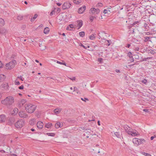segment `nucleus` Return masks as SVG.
Wrapping results in <instances>:
<instances>
[{
  "label": "nucleus",
  "mask_w": 156,
  "mask_h": 156,
  "mask_svg": "<svg viewBox=\"0 0 156 156\" xmlns=\"http://www.w3.org/2000/svg\"><path fill=\"white\" fill-rule=\"evenodd\" d=\"M43 123L40 121H38L37 124V127L39 129L42 128L43 126Z\"/></svg>",
  "instance_id": "9b49d317"
},
{
  "label": "nucleus",
  "mask_w": 156,
  "mask_h": 156,
  "mask_svg": "<svg viewBox=\"0 0 156 156\" xmlns=\"http://www.w3.org/2000/svg\"><path fill=\"white\" fill-rule=\"evenodd\" d=\"M84 10H78V12L79 14L82 13L83 12Z\"/></svg>",
  "instance_id": "79ce46f5"
},
{
  "label": "nucleus",
  "mask_w": 156,
  "mask_h": 156,
  "mask_svg": "<svg viewBox=\"0 0 156 156\" xmlns=\"http://www.w3.org/2000/svg\"><path fill=\"white\" fill-rule=\"evenodd\" d=\"M58 11V10H57L56 11L55 10H52V11L50 13V15L51 16L53 15L54 14H55V13H56L57 14H58V12H59L60 11H59L58 12H57Z\"/></svg>",
  "instance_id": "393cba45"
},
{
  "label": "nucleus",
  "mask_w": 156,
  "mask_h": 156,
  "mask_svg": "<svg viewBox=\"0 0 156 156\" xmlns=\"http://www.w3.org/2000/svg\"><path fill=\"white\" fill-rule=\"evenodd\" d=\"M89 38L91 40H93L95 37L94 35L93 34L91 35L89 37Z\"/></svg>",
  "instance_id": "473e14b6"
},
{
  "label": "nucleus",
  "mask_w": 156,
  "mask_h": 156,
  "mask_svg": "<svg viewBox=\"0 0 156 156\" xmlns=\"http://www.w3.org/2000/svg\"><path fill=\"white\" fill-rule=\"evenodd\" d=\"M24 125V121L22 119H20L18 120L14 124L15 127L17 128H21Z\"/></svg>",
  "instance_id": "20e7f679"
},
{
  "label": "nucleus",
  "mask_w": 156,
  "mask_h": 156,
  "mask_svg": "<svg viewBox=\"0 0 156 156\" xmlns=\"http://www.w3.org/2000/svg\"><path fill=\"white\" fill-rule=\"evenodd\" d=\"M49 31H50L49 28L48 27H46L44 28V33L45 34H47L48 33Z\"/></svg>",
  "instance_id": "aec40b11"
},
{
  "label": "nucleus",
  "mask_w": 156,
  "mask_h": 156,
  "mask_svg": "<svg viewBox=\"0 0 156 156\" xmlns=\"http://www.w3.org/2000/svg\"><path fill=\"white\" fill-rule=\"evenodd\" d=\"M14 102V99L12 97L9 96L6 98L5 99L2 101L3 104L7 105H12Z\"/></svg>",
  "instance_id": "f03ea898"
},
{
  "label": "nucleus",
  "mask_w": 156,
  "mask_h": 156,
  "mask_svg": "<svg viewBox=\"0 0 156 156\" xmlns=\"http://www.w3.org/2000/svg\"><path fill=\"white\" fill-rule=\"evenodd\" d=\"M11 155H12V156H17L16 154H11Z\"/></svg>",
  "instance_id": "774afa93"
},
{
  "label": "nucleus",
  "mask_w": 156,
  "mask_h": 156,
  "mask_svg": "<svg viewBox=\"0 0 156 156\" xmlns=\"http://www.w3.org/2000/svg\"><path fill=\"white\" fill-rule=\"evenodd\" d=\"M90 10H99V9L98 8L95 9V8H91Z\"/></svg>",
  "instance_id": "13d9d810"
},
{
  "label": "nucleus",
  "mask_w": 156,
  "mask_h": 156,
  "mask_svg": "<svg viewBox=\"0 0 156 156\" xmlns=\"http://www.w3.org/2000/svg\"><path fill=\"white\" fill-rule=\"evenodd\" d=\"M151 95H150L149 94V97H147V98H145V99H146L147 101H151V100H152V99L151 98Z\"/></svg>",
  "instance_id": "c85d7f7f"
},
{
  "label": "nucleus",
  "mask_w": 156,
  "mask_h": 156,
  "mask_svg": "<svg viewBox=\"0 0 156 156\" xmlns=\"http://www.w3.org/2000/svg\"><path fill=\"white\" fill-rule=\"evenodd\" d=\"M17 19L20 20H22L23 19V17L21 16H17Z\"/></svg>",
  "instance_id": "7c9ffc66"
},
{
  "label": "nucleus",
  "mask_w": 156,
  "mask_h": 156,
  "mask_svg": "<svg viewBox=\"0 0 156 156\" xmlns=\"http://www.w3.org/2000/svg\"><path fill=\"white\" fill-rule=\"evenodd\" d=\"M98 125H99V126H100V122L99 121H98Z\"/></svg>",
  "instance_id": "338daca9"
},
{
  "label": "nucleus",
  "mask_w": 156,
  "mask_h": 156,
  "mask_svg": "<svg viewBox=\"0 0 156 156\" xmlns=\"http://www.w3.org/2000/svg\"><path fill=\"white\" fill-rule=\"evenodd\" d=\"M71 5L69 2H65L62 5V8L63 9H69L71 6Z\"/></svg>",
  "instance_id": "6e6552de"
},
{
  "label": "nucleus",
  "mask_w": 156,
  "mask_h": 156,
  "mask_svg": "<svg viewBox=\"0 0 156 156\" xmlns=\"http://www.w3.org/2000/svg\"><path fill=\"white\" fill-rule=\"evenodd\" d=\"M110 13V10H104L103 13H101V14L105 16H107Z\"/></svg>",
  "instance_id": "ddd939ff"
},
{
  "label": "nucleus",
  "mask_w": 156,
  "mask_h": 156,
  "mask_svg": "<svg viewBox=\"0 0 156 156\" xmlns=\"http://www.w3.org/2000/svg\"><path fill=\"white\" fill-rule=\"evenodd\" d=\"M106 41L108 42V43L107 44H106V45H108V46H109L110 45V44H110V42H111L109 40H106Z\"/></svg>",
  "instance_id": "4c0bfd02"
},
{
  "label": "nucleus",
  "mask_w": 156,
  "mask_h": 156,
  "mask_svg": "<svg viewBox=\"0 0 156 156\" xmlns=\"http://www.w3.org/2000/svg\"><path fill=\"white\" fill-rule=\"evenodd\" d=\"M115 71L117 72V73H120V71L119 70V69H116L115 70Z\"/></svg>",
  "instance_id": "e2e57ef3"
},
{
  "label": "nucleus",
  "mask_w": 156,
  "mask_h": 156,
  "mask_svg": "<svg viewBox=\"0 0 156 156\" xmlns=\"http://www.w3.org/2000/svg\"><path fill=\"white\" fill-rule=\"evenodd\" d=\"M15 119L13 117L10 118L8 120L7 124L9 126H12L13 125L15 122Z\"/></svg>",
  "instance_id": "423d86ee"
},
{
  "label": "nucleus",
  "mask_w": 156,
  "mask_h": 156,
  "mask_svg": "<svg viewBox=\"0 0 156 156\" xmlns=\"http://www.w3.org/2000/svg\"><path fill=\"white\" fill-rule=\"evenodd\" d=\"M114 134L118 138L120 137V135L119 132H115Z\"/></svg>",
  "instance_id": "2f4dec72"
},
{
  "label": "nucleus",
  "mask_w": 156,
  "mask_h": 156,
  "mask_svg": "<svg viewBox=\"0 0 156 156\" xmlns=\"http://www.w3.org/2000/svg\"><path fill=\"white\" fill-rule=\"evenodd\" d=\"M17 78H18L20 79L22 81H23V80L22 77L21 76H18Z\"/></svg>",
  "instance_id": "09e8293b"
},
{
  "label": "nucleus",
  "mask_w": 156,
  "mask_h": 156,
  "mask_svg": "<svg viewBox=\"0 0 156 156\" xmlns=\"http://www.w3.org/2000/svg\"><path fill=\"white\" fill-rule=\"evenodd\" d=\"M47 134L49 136H55V134L53 133H47Z\"/></svg>",
  "instance_id": "72a5a7b5"
},
{
  "label": "nucleus",
  "mask_w": 156,
  "mask_h": 156,
  "mask_svg": "<svg viewBox=\"0 0 156 156\" xmlns=\"http://www.w3.org/2000/svg\"><path fill=\"white\" fill-rule=\"evenodd\" d=\"M26 102V100L24 99H22L19 102V106L20 107H22L24 104Z\"/></svg>",
  "instance_id": "4468645a"
},
{
  "label": "nucleus",
  "mask_w": 156,
  "mask_h": 156,
  "mask_svg": "<svg viewBox=\"0 0 156 156\" xmlns=\"http://www.w3.org/2000/svg\"><path fill=\"white\" fill-rule=\"evenodd\" d=\"M63 126V123H62L61 124L60 122H57L55 125V127L56 128L58 129L59 128Z\"/></svg>",
  "instance_id": "2eb2a0df"
},
{
  "label": "nucleus",
  "mask_w": 156,
  "mask_h": 156,
  "mask_svg": "<svg viewBox=\"0 0 156 156\" xmlns=\"http://www.w3.org/2000/svg\"><path fill=\"white\" fill-rule=\"evenodd\" d=\"M38 15L37 14H35L34 15V17L32 18L30 20V21L31 22H33L34 21L35 19L37 17Z\"/></svg>",
  "instance_id": "5701e85b"
},
{
  "label": "nucleus",
  "mask_w": 156,
  "mask_h": 156,
  "mask_svg": "<svg viewBox=\"0 0 156 156\" xmlns=\"http://www.w3.org/2000/svg\"><path fill=\"white\" fill-rule=\"evenodd\" d=\"M62 111L61 108H57L55 109L53 111L56 114H59Z\"/></svg>",
  "instance_id": "a211bd4d"
},
{
  "label": "nucleus",
  "mask_w": 156,
  "mask_h": 156,
  "mask_svg": "<svg viewBox=\"0 0 156 156\" xmlns=\"http://www.w3.org/2000/svg\"><path fill=\"white\" fill-rule=\"evenodd\" d=\"M85 130H87L88 131H87V132L89 133H90V132L91 131V130L90 129H85Z\"/></svg>",
  "instance_id": "4d7b16f0"
},
{
  "label": "nucleus",
  "mask_w": 156,
  "mask_h": 156,
  "mask_svg": "<svg viewBox=\"0 0 156 156\" xmlns=\"http://www.w3.org/2000/svg\"><path fill=\"white\" fill-rule=\"evenodd\" d=\"M143 111L144 112H148V109H144L143 110Z\"/></svg>",
  "instance_id": "bf43d9fd"
},
{
  "label": "nucleus",
  "mask_w": 156,
  "mask_h": 156,
  "mask_svg": "<svg viewBox=\"0 0 156 156\" xmlns=\"http://www.w3.org/2000/svg\"><path fill=\"white\" fill-rule=\"evenodd\" d=\"M3 64L1 61H0V68H2L3 67Z\"/></svg>",
  "instance_id": "49530a36"
},
{
  "label": "nucleus",
  "mask_w": 156,
  "mask_h": 156,
  "mask_svg": "<svg viewBox=\"0 0 156 156\" xmlns=\"http://www.w3.org/2000/svg\"><path fill=\"white\" fill-rule=\"evenodd\" d=\"M127 55L130 58H132L133 57H132V53H131V52H129L128 53V55Z\"/></svg>",
  "instance_id": "c9c22d12"
},
{
  "label": "nucleus",
  "mask_w": 156,
  "mask_h": 156,
  "mask_svg": "<svg viewBox=\"0 0 156 156\" xmlns=\"http://www.w3.org/2000/svg\"><path fill=\"white\" fill-rule=\"evenodd\" d=\"M19 89H23V85H22L20 86L19 87Z\"/></svg>",
  "instance_id": "603ef678"
},
{
  "label": "nucleus",
  "mask_w": 156,
  "mask_h": 156,
  "mask_svg": "<svg viewBox=\"0 0 156 156\" xmlns=\"http://www.w3.org/2000/svg\"><path fill=\"white\" fill-rule=\"evenodd\" d=\"M80 46L83 47L85 49H87V47H85L81 43H80Z\"/></svg>",
  "instance_id": "a19ab883"
},
{
  "label": "nucleus",
  "mask_w": 156,
  "mask_h": 156,
  "mask_svg": "<svg viewBox=\"0 0 156 156\" xmlns=\"http://www.w3.org/2000/svg\"><path fill=\"white\" fill-rule=\"evenodd\" d=\"M5 151L3 150H1L0 151V152L1 153H5Z\"/></svg>",
  "instance_id": "680f3d73"
},
{
  "label": "nucleus",
  "mask_w": 156,
  "mask_h": 156,
  "mask_svg": "<svg viewBox=\"0 0 156 156\" xmlns=\"http://www.w3.org/2000/svg\"><path fill=\"white\" fill-rule=\"evenodd\" d=\"M20 84V82L18 81H17V80H16L15 81V84L19 85Z\"/></svg>",
  "instance_id": "c03bdc74"
},
{
  "label": "nucleus",
  "mask_w": 156,
  "mask_h": 156,
  "mask_svg": "<svg viewBox=\"0 0 156 156\" xmlns=\"http://www.w3.org/2000/svg\"><path fill=\"white\" fill-rule=\"evenodd\" d=\"M26 26L25 25H22L21 26V29H22L23 30H24L26 28Z\"/></svg>",
  "instance_id": "58836bf2"
},
{
  "label": "nucleus",
  "mask_w": 156,
  "mask_h": 156,
  "mask_svg": "<svg viewBox=\"0 0 156 156\" xmlns=\"http://www.w3.org/2000/svg\"><path fill=\"white\" fill-rule=\"evenodd\" d=\"M152 11L153 12L152 13L154 15L156 16V10H152Z\"/></svg>",
  "instance_id": "8fccbe9b"
},
{
  "label": "nucleus",
  "mask_w": 156,
  "mask_h": 156,
  "mask_svg": "<svg viewBox=\"0 0 156 156\" xmlns=\"http://www.w3.org/2000/svg\"><path fill=\"white\" fill-rule=\"evenodd\" d=\"M86 6L85 5H83L82 7L80 8L78 10H82V9H83V10L86 9Z\"/></svg>",
  "instance_id": "e433bc0d"
},
{
  "label": "nucleus",
  "mask_w": 156,
  "mask_h": 156,
  "mask_svg": "<svg viewBox=\"0 0 156 156\" xmlns=\"http://www.w3.org/2000/svg\"><path fill=\"white\" fill-rule=\"evenodd\" d=\"M128 134L133 136H135L139 135L138 133L135 130L133 131L131 130L130 132H128Z\"/></svg>",
  "instance_id": "1a4fd4ad"
},
{
  "label": "nucleus",
  "mask_w": 156,
  "mask_h": 156,
  "mask_svg": "<svg viewBox=\"0 0 156 156\" xmlns=\"http://www.w3.org/2000/svg\"><path fill=\"white\" fill-rule=\"evenodd\" d=\"M16 61L15 60L10 62L9 63L6 64V68L8 69H11L13 68L16 65Z\"/></svg>",
  "instance_id": "7ed1b4c3"
},
{
  "label": "nucleus",
  "mask_w": 156,
  "mask_h": 156,
  "mask_svg": "<svg viewBox=\"0 0 156 156\" xmlns=\"http://www.w3.org/2000/svg\"><path fill=\"white\" fill-rule=\"evenodd\" d=\"M36 106L32 104H26L25 105V108L27 112L29 113H32L36 109Z\"/></svg>",
  "instance_id": "f257e3e1"
},
{
  "label": "nucleus",
  "mask_w": 156,
  "mask_h": 156,
  "mask_svg": "<svg viewBox=\"0 0 156 156\" xmlns=\"http://www.w3.org/2000/svg\"><path fill=\"white\" fill-rule=\"evenodd\" d=\"M77 22L78 23V25L79 26L78 29H79L83 25V21L81 20H78Z\"/></svg>",
  "instance_id": "f3484780"
},
{
  "label": "nucleus",
  "mask_w": 156,
  "mask_h": 156,
  "mask_svg": "<svg viewBox=\"0 0 156 156\" xmlns=\"http://www.w3.org/2000/svg\"><path fill=\"white\" fill-rule=\"evenodd\" d=\"M79 35L81 37H83L85 35V32L84 31H82L79 32Z\"/></svg>",
  "instance_id": "a878e982"
},
{
  "label": "nucleus",
  "mask_w": 156,
  "mask_h": 156,
  "mask_svg": "<svg viewBox=\"0 0 156 156\" xmlns=\"http://www.w3.org/2000/svg\"><path fill=\"white\" fill-rule=\"evenodd\" d=\"M57 63H58V64H62V62H59V61H57Z\"/></svg>",
  "instance_id": "052dcab7"
},
{
  "label": "nucleus",
  "mask_w": 156,
  "mask_h": 156,
  "mask_svg": "<svg viewBox=\"0 0 156 156\" xmlns=\"http://www.w3.org/2000/svg\"><path fill=\"white\" fill-rule=\"evenodd\" d=\"M73 90H73V91L74 92V91H77V90H78V89L77 88H76V87H74Z\"/></svg>",
  "instance_id": "3c124183"
},
{
  "label": "nucleus",
  "mask_w": 156,
  "mask_h": 156,
  "mask_svg": "<svg viewBox=\"0 0 156 156\" xmlns=\"http://www.w3.org/2000/svg\"><path fill=\"white\" fill-rule=\"evenodd\" d=\"M5 24V21L2 18H0V26H2Z\"/></svg>",
  "instance_id": "4be33fe9"
},
{
  "label": "nucleus",
  "mask_w": 156,
  "mask_h": 156,
  "mask_svg": "<svg viewBox=\"0 0 156 156\" xmlns=\"http://www.w3.org/2000/svg\"><path fill=\"white\" fill-rule=\"evenodd\" d=\"M18 114L20 117L22 118H26L28 117L27 114L23 111L19 112Z\"/></svg>",
  "instance_id": "0eeeda50"
},
{
  "label": "nucleus",
  "mask_w": 156,
  "mask_h": 156,
  "mask_svg": "<svg viewBox=\"0 0 156 156\" xmlns=\"http://www.w3.org/2000/svg\"><path fill=\"white\" fill-rule=\"evenodd\" d=\"M52 126V124L48 123L45 125V127L48 128H50Z\"/></svg>",
  "instance_id": "bb28decb"
},
{
  "label": "nucleus",
  "mask_w": 156,
  "mask_h": 156,
  "mask_svg": "<svg viewBox=\"0 0 156 156\" xmlns=\"http://www.w3.org/2000/svg\"><path fill=\"white\" fill-rule=\"evenodd\" d=\"M130 46V44H127V46L126 47L128 48H129Z\"/></svg>",
  "instance_id": "0e129e2a"
},
{
  "label": "nucleus",
  "mask_w": 156,
  "mask_h": 156,
  "mask_svg": "<svg viewBox=\"0 0 156 156\" xmlns=\"http://www.w3.org/2000/svg\"><path fill=\"white\" fill-rule=\"evenodd\" d=\"M69 78L72 81L75 80H76V78L75 77H73L72 78Z\"/></svg>",
  "instance_id": "ea45409f"
},
{
  "label": "nucleus",
  "mask_w": 156,
  "mask_h": 156,
  "mask_svg": "<svg viewBox=\"0 0 156 156\" xmlns=\"http://www.w3.org/2000/svg\"><path fill=\"white\" fill-rule=\"evenodd\" d=\"M96 17L94 15V16H90V21L91 22H93V20H94V18H96Z\"/></svg>",
  "instance_id": "c756f323"
},
{
  "label": "nucleus",
  "mask_w": 156,
  "mask_h": 156,
  "mask_svg": "<svg viewBox=\"0 0 156 156\" xmlns=\"http://www.w3.org/2000/svg\"><path fill=\"white\" fill-rule=\"evenodd\" d=\"M150 39L149 37H145V40H144L145 42H147L148 39Z\"/></svg>",
  "instance_id": "37998d69"
},
{
  "label": "nucleus",
  "mask_w": 156,
  "mask_h": 156,
  "mask_svg": "<svg viewBox=\"0 0 156 156\" xmlns=\"http://www.w3.org/2000/svg\"><path fill=\"white\" fill-rule=\"evenodd\" d=\"M5 78V76L4 75L2 74H0V82L3 81Z\"/></svg>",
  "instance_id": "6ab92c4d"
},
{
  "label": "nucleus",
  "mask_w": 156,
  "mask_h": 156,
  "mask_svg": "<svg viewBox=\"0 0 156 156\" xmlns=\"http://www.w3.org/2000/svg\"><path fill=\"white\" fill-rule=\"evenodd\" d=\"M18 110V109L17 108H15L13 110V111L14 112V113H12V114L14 115H16L17 114V110Z\"/></svg>",
  "instance_id": "cd10ccee"
},
{
  "label": "nucleus",
  "mask_w": 156,
  "mask_h": 156,
  "mask_svg": "<svg viewBox=\"0 0 156 156\" xmlns=\"http://www.w3.org/2000/svg\"><path fill=\"white\" fill-rule=\"evenodd\" d=\"M39 46L41 47L40 49L41 50H43L45 49L46 46L42 44H39Z\"/></svg>",
  "instance_id": "412c9836"
},
{
  "label": "nucleus",
  "mask_w": 156,
  "mask_h": 156,
  "mask_svg": "<svg viewBox=\"0 0 156 156\" xmlns=\"http://www.w3.org/2000/svg\"><path fill=\"white\" fill-rule=\"evenodd\" d=\"M70 28H73L74 27V26L73 24H71L69 25Z\"/></svg>",
  "instance_id": "6e6d98bb"
},
{
  "label": "nucleus",
  "mask_w": 156,
  "mask_h": 156,
  "mask_svg": "<svg viewBox=\"0 0 156 156\" xmlns=\"http://www.w3.org/2000/svg\"><path fill=\"white\" fill-rule=\"evenodd\" d=\"M73 2L76 4H80L81 3V1L80 0H73Z\"/></svg>",
  "instance_id": "b1692460"
},
{
  "label": "nucleus",
  "mask_w": 156,
  "mask_h": 156,
  "mask_svg": "<svg viewBox=\"0 0 156 156\" xmlns=\"http://www.w3.org/2000/svg\"><path fill=\"white\" fill-rule=\"evenodd\" d=\"M139 48L138 47H136V48H135V50L137 51H138L139 50Z\"/></svg>",
  "instance_id": "69168bd1"
},
{
  "label": "nucleus",
  "mask_w": 156,
  "mask_h": 156,
  "mask_svg": "<svg viewBox=\"0 0 156 156\" xmlns=\"http://www.w3.org/2000/svg\"><path fill=\"white\" fill-rule=\"evenodd\" d=\"M102 4L101 3H99L96 5L97 7H101L102 6Z\"/></svg>",
  "instance_id": "f704fd0d"
},
{
  "label": "nucleus",
  "mask_w": 156,
  "mask_h": 156,
  "mask_svg": "<svg viewBox=\"0 0 156 156\" xmlns=\"http://www.w3.org/2000/svg\"><path fill=\"white\" fill-rule=\"evenodd\" d=\"M103 59L101 58H99L98 59V61L100 62H101Z\"/></svg>",
  "instance_id": "de8ad7c7"
},
{
  "label": "nucleus",
  "mask_w": 156,
  "mask_h": 156,
  "mask_svg": "<svg viewBox=\"0 0 156 156\" xmlns=\"http://www.w3.org/2000/svg\"><path fill=\"white\" fill-rule=\"evenodd\" d=\"M123 127L124 128L126 132L128 134V132L132 130L131 128L127 125H124Z\"/></svg>",
  "instance_id": "9d476101"
},
{
  "label": "nucleus",
  "mask_w": 156,
  "mask_h": 156,
  "mask_svg": "<svg viewBox=\"0 0 156 156\" xmlns=\"http://www.w3.org/2000/svg\"><path fill=\"white\" fill-rule=\"evenodd\" d=\"M99 12V10H91L90 12V14L95 16V15L98 14Z\"/></svg>",
  "instance_id": "dca6fc26"
},
{
  "label": "nucleus",
  "mask_w": 156,
  "mask_h": 156,
  "mask_svg": "<svg viewBox=\"0 0 156 156\" xmlns=\"http://www.w3.org/2000/svg\"><path fill=\"white\" fill-rule=\"evenodd\" d=\"M156 137V136L155 135H154V136H152L151 137V140H152L154 138H155Z\"/></svg>",
  "instance_id": "864d4df0"
},
{
  "label": "nucleus",
  "mask_w": 156,
  "mask_h": 156,
  "mask_svg": "<svg viewBox=\"0 0 156 156\" xmlns=\"http://www.w3.org/2000/svg\"><path fill=\"white\" fill-rule=\"evenodd\" d=\"M138 23V21H136L133 23L132 24V26H134V25Z\"/></svg>",
  "instance_id": "5fc2aeb1"
},
{
  "label": "nucleus",
  "mask_w": 156,
  "mask_h": 156,
  "mask_svg": "<svg viewBox=\"0 0 156 156\" xmlns=\"http://www.w3.org/2000/svg\"><path fill=\"white\" fill-rule=\"evenodd\" d=\"M6 117L4 115H0V122H5L6 120Z\"/></svg>",
  "instance_id": "f8f14e48"
},
{
  "label": "nucleus",
  "mask_w": 156,
  "mask_h": 156,
  "mask_svg": "<svg viewBox=\"0 0 156 156\" xmlns=\"http://www.w3.org/2000/svg\"><path fill=\"white\" fill-rule=\"evenodd\" d=\"M142 82L144 84H145L147 82V80L146 79H144L142 80Z\"/></svg>",
  "instance_id": "a18cd8bd"
},
{
  "label": "nucleus",
  "mask_w": 156,
  "mask_h": 156,
  "mask_svg": "<svg viewBox=\"0 0 156 156\" xmlns=\"http://www.w3.org/2000/svg\"><path fill=\"white\" fill-rule=\"evenodd\" d=\"M145 140L143 139H138L134 138L133 139V142L136 144L139 145L142 144L144 142H145Z\"/></svg>",
  "instance_id": "39448f33"
}]
</instances>
